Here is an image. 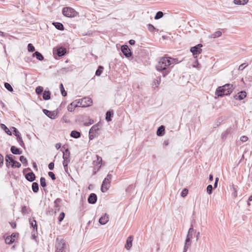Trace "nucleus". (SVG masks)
<instances>
[{
    "mask_svg": "<svg viewBox=\"0 0 252 252\" xmlns=\"http://www.w3.org/2000/svg\"><path fill=\"white\" fill-rule=\"evenodd\" d=\"M177 59L168 57L161 58L156 65L158 71H164L163 76L164 77L170 72L171 65L175 63Z\"/></svg>",
    "mask_w": 252,
    "mask_h": 252,
    "instance_id": "f257e3e1",
    "label": "nucleus"
},
{
    "mask_svg": "<svg viewBox=\"0 0 252 252\" xmlns=\"http://www.w3.org/2000/svg\"><path fill=\"white\" fill-rule=\"evenodd\" d=\"M234 88L232 84H226L217 88L215 92V95L218 96L229 95L233 92Z\"/></svg>",
    "mask_w": 252,
    "mask_h": 252,
    "instance_id": "f03ea898",
    "label": "nucleus"
},
{
    "mask_svg": "<svg viewBox=\"0 0 252 252\" xmlns=\"http://www.w3.org/2000/svg\"><path fill=\"white\" fill-rule=\"evenodd\" d=\"M55 252H69V245L63 239H56Z\"/></svg>",
    "mask_w": 252,
    "mask_h": 252,
    "instance_id": "7ed1b4c3",
    "label": "nucleus"
},
{
    "mask_svg": "<svg viewBox=\"0 0 252 252\" xmlns=\"http://www.w3.org/2000/svg\"><path fill=\"white\" fill-rule=\"evenodd\" d=\"M62 13L63 15L67 17H73L76 15V11L70 7H64L63 9Z\"/></svg>",
    "mask_w": 252,
    "mask_h": 252,
    "instance_id": "20e7f679",
    "label": "nucleus"
},
{
    "mask_svg": "<svg viewBox=\"0 0 252 252\" xmlns=\"http://www.w3.org/2000/svg\"><path fill=\"white\" fill-rule=\"evenodd\" d=\"M96 161H94V163H95V164H94L95 166H97V165L98 166L97 167H95L93 169L94 175H95L97 173V172L99 170V169L101 167L102 161L101 157L98 156V155H96Z\"/></svg>",
    "mask_w": 252,
    "mask_h": 252,
    "instance_id": "39448f33",
    "label": "nucleus"
},
{
    "mask_svg": "<svg viewBox=\"0 0 252 252\" xmlns=\"http://www.w3.org/2000/svg\"><path fill=\"white\" fill-rule=\"evenodd\" d=\"M202 47V45L201 44H198V45L192 47L190 48V52L192 53L194 56H196L195 57H197V55L200 54L202 51L201 47Z\"/></svg>",
    "mask_w": 252,
    "mask_h": 252,
    "instance_id": "423d86ee",
    "label": "nucleus"
},
{
    "mask_svg": "<svg viewBox=\"0 0 252 252\" xmlns=\"http://www.w3.org/2000/svg\"><path fill=\"white\" fill-rule=\"evenodd\" d=\"M78 107H81L80 99L76 100L69 104L67 106V110L69 112H72L75 108Z\"/></svg>",
    "mask_w": 252,
    "mask_h": 252,
    "instance_id": "0eeeda50",
    "label": "nucleus"
},
{
    "mask_svg": "<svg viewBox=\"0 0 252 252\" xmlns=\"http://www.w3.org/2000/svg\"><path fill=\"white\" fill-rule=\"evenodd\" d=\"M80 100V105L82 107H87L92 105L93 101L90 97H84Z\"/></svg>",
    "mask_w": 252,
    "mask_h": 252,
    "instance_id": "6e6552de",
    "label": "nucleus"
},
{
    "mask_svg": "<svg viewBox=\"0 0 252 252\" xmlns=\"http://www.w3.org/2000/svg\"><path fill=\"white\" fill-rule=\"evenodd\" d=\"M43 112L45 115L51 119H55L58 116V112L56 111H50L47 109H43Z\"/></svg>",
    "mask_w": 252,
    "mask_h": 252,
    "instance_id": "1a4fd4ad",
    "label": "nucleus"
},
{
    "mask_svg": "<svg viewBox=\"0 0 252 252\" xmlns=\"http://www.w3.org/2000/svg\"><path fill=\"white\" fill-rule=\"evenodd\" d=\"M110 183L111 182L108 181V180L104 179L101 187V190L102 192H105L107 191L110 187Z\"/></svg>",
    "mask_w": 252,
    "mask_h": 252,
    "instance_id": "9d476101",
    "label": "nucleus"
},
{
    "mask_svg": "<svg viewBox=\"0 0 252 252\" xmlns=\"http://www.w3.org/2000/svg\"><path fill=\"white\" fill-rule=\"evenodd\" d=\"M121 51L124 55L127 58L131 56V52L126 45H122L121 47Z\"/></svg>",
    "mask_w": 252,
    "mask_h": 252,
    "instance_id": "9b49d317",
    "label": "nucleus"
},
{
    "mask_svg": "<svg viewBox=\"0 0 252 252\" xmlns=\"http://www.w3.org/2000/svg\"><path fill=\"white\" fill-rule=\"evenodd\" d=\"M96 195L94 193H91L88 198V202L90 204H94L96 202Z\"/></svg>",
    "mask_w": 252,
    "mask_h": 252,
    "instance_id": "f8f14e48",
    "label": "nucleus"
},
{
    "mask_svg": "<svg viewBox=\"0 0 252 252\" xmlns=\"http://www.w3.org/2000/svg\"><path fill=\"white\" fill-rule=\"evenodd\" d=\"M133 240V236H129L126 242V244L125 245V248L126 250H129L131 247H132V242Z\"/></svg>",
    "mask_w": 252,
    "mask_h": 252,
    "instance_id": "ddd939ff",
    "label": "nucleus"
},
{
    "mask_svg": "<svg viewBox=\"0 0 252 252\" xmlns=\"http://www.w3.org/2000/svg\"><path fill=\"white\" fill-rule=\"evenodd\" d=\"M63 161H66L67 162H70V152L68 149H66L64 152H63Z\"/></svg>",
    "mask_w": 252,
    "mask_h": 252,
    "instance_id": "4468645a",
    "label": "nucleus"
},
{
    "mask_svg": "<svg viewBox=\"0 0 252 252\" xmlns=\"http://www.w3.org/2000/svg\"><path fill=\"white\" fill-rule=\"evenodd\" d=\"M191 239H189V238H186L185 242L183 252H187L188 249L189 248L191 245Z\"/></svg>",
    "mask_w": 252,
    "mask_h": 252,
    "instance_id": "2eb2a0df",
    "label": "nucleus"
},
{
    "mask_svg": "<svg viewBox=\"0 0 252 252\" xmlns=\"http://www.w3.org/2000/svg\"><path fill=\"white\" fill-rule=\"evenodd\" d=\"M109 220L108 216L105 214L102 216L99 220V222L102 225L105 224Z\"/></svg>",
    "mask_w": 252,
    "mask_h": 252,
    "instance_id": "dca6fc26",
    "label": "nucleus"
},
{
    "mask_svg": "<svg viewBox=\"0 0 252 252\" xmlns=\"http://www.w3.org/2000/svg\"><path fill=\"white\" fill-rule=\"evenodd\" d=\"M25 177L28 181L32 182L35 180V176L32 172H31L27 173Z\"/></svg>",
    "mask_w": 252,
    "mask_h": 252,
    "instance_id": "f3484780",
    "label": "nucleus"
},
{
    "mask_svg": "<svg viewBox=\"0 0 252 252\" xmlns=\"http://www.w3.org/2000/svg\"><path fill=\"white\" fill-rule=\"evenodd\" d=\"M246 97V93L245 91H241L235 96L236 99L242 100Z\"/></svg>",
    "mask_w": 252,
    "mask_h": 252,
    "instance_id": "a211bd4d",
    "label": "nucleus"
},
{
    "mask_svg": "<svg viewBox=\"0 0 252 252\" xmlns=\"http://www.w3.org/2000/svg\"><path fill=\"white\" fill-rule=\"evenodd\" d=\"M62 199L60 198L56 199L54 201V210L56 213L60 210V203L61 202Z\"/></svg>",
    "mask_w": 252,
    "mask_h": 252,
    "instance_id": "6ab92c4d",
    "label": "nucleus"
},
{
    "mask_svg": "<svg viewBox=\"0 0 252 252\" xmlns=\"http://www.w3.org/2000/svg\"><path fill=\"white\" fill-rule=\"evenodd\" d=\"M66 49L63 47H60L57 50V54L59 57H62L65 55Z\"/></svg>",
    "mask_w": 252,
    "mask_h": 252,
    "instance_id": "aec40b11",
    "label": "nucleus"
},
{
    "mask_svg": "<svg viewBox=\"0 0 252 252\" xmlns=\"http://www.w3.org/2000/svg\"><path fill=\"white\" fill-rule=\"evenodd\" d=\"M13 156L11 155H7L5 157V161L6 162V166L8 167L10 163H13L14 161Z\"/></svg>",
    "mask_w": 252,
    "mask_h": 252,
    "instance_id": "412c9836",
    "label": "nucleus"
},
{
    "mask_svg": "<svg viewBox=\"0 0 252 252\" xmlns=\"http://www.w3.org/2000/svg\"><path fill=\"white\" fill-rule=\"evenodd\" d=\"M10 150L12 153L14 155H20L22 153V152L20 151L19 149L16 148L14 146H12L11 147Z\"/></svg>",
    "mask_w": 252,
    "mask_h": 252,
    "instance_id": "4be33fe9",
    "label": "nucleus"
},
{
    "mask_svg": "<svg viewBox=\"0 0 252 252\" xmlns=\"http://www.w3.org/2000/svg\"><path fill=\"white\" fill-rule=\"evenodd\" d=\"M51 93L49 90H45L43 94V98L44 100H47L50 99Z\"/></svg>",
    "mask_w": 252,
    "mask_h": 252,
    "instance_id": "5701e85b",
    "label": "nucleus"
},
{
    "mask_svg": "<svg viewBox=\"0 0 252 252\" xmlns=\"http://www.w3.org/2000/svg\"><path fill=\"white\" fill-rule=\"evenodd\" d=\"M165 130V128L163 126H160L157 131V134L158 136H162L164 134V132Z\"/></svg>",
    "mask_w": 252,
    "mask_h": 252,
    "instance_id": "b1692460",
    "label": "nucleus"
},
{
    "mask_svg": "<svg viewBox=\"0 0 252 252\" xmlns=\"http://www.w3.org/2000/svg\"><path fill=\"white\" fill-rule=\"evenodd\" d=\"M99 125L98 124H95L90 129V133L96 134L98 130H99L98 127Z\"/></svg>",
    "mask_w": 252,
    "mask_h": 252,
    "instance_id": "393cba45",
    "label": "nucleus"
},
{
    "mask_svg": "<svg viewBox=\"0 0 252 252\" xmlns=\"http://www.w3.org/2000/svg\"><path fill=\"white\" fill-rule=\"evenodd\" d=\"M70 136L74 138H78L81 136V133L77 131L73 130L70 133Z\"/></svg>",
    "mask_w": 252,
    "mask_h": 252,
    "instance_id": "a878e982",
    "label": "nucleus"
},
{
    "mask_svg": "<svg viewBox=\"0 0 252 252\" xmlns=\"http://www.w3.org/2000/svg\"><path fill=\"white\" fill-rule=\"evenodd\" d=\"M33 56H35L36 59L39 61H42L44 60L43 55L38 51H36L35 53H34Z\"/></svg>",
    "mask_w": 252,
    "mask_h": 252,
    "instance_id": "bb28decb",
    "label": "nucleus"
},
{
    "mask_svg": "<svg viewBox=\"0 0 252 252\" xmlns=\"http://www.w3.org/2000/svg\"><path fill=\"white\" fill-rule=\"evenodd\" d=\"M53 24L54 25L55 28L59 30L62 31L64 29L63 25L61 23L55 22L53 23Z\"/></svg>",
    "mask_w": 252,
    "mask_h": 252,
    "instance_id": "cd10ccee",
    "label": "nucleus"
},
{
    "mask_svg": "<svg viewBox=\"0 0 252 252\" xmlns=\"http://www.w3.org/2000/svg\"><path fill=\"white\" fill-rule=\"evenodd\" d=\"M248 1L249 0H234V3L238 5H245Z\"/></svg>",
    "mask_w": 252,
    "mask_h": 252,
    "instance_id": "c85d7f7f",
    "label": "nucleus"
},
{
    "mask_svg": "<svg viewBox=\"0 0 252 252\" xmlns=\"http://www.w3.org/2000/svg\"><path fill=\"white\" fill-rule=\"evenodd\" d=\"M113 115V111H108L106 113V120L107 122L111 121V117Z\"/></svg>",
    "mask_w": 252,
    "mask_h": 252,
    "instance_id": "c756f323",
    "label": "nucleus"
},
{
    "mask_svg": "<svg viewBox=\"0 0 252 252\" xmlns=\"http://www.w3.org/2000/svg\"><path fill=\"white\" fill-rule=\"evenodd\" d=\"M194 231L192 225H191V227L188 230V234L187 235L186 238H189V239H192V232Z\"/></svg>",
    "mask_w": 252,
    "mask_h": 252,
    "instance_id": "7c9ffc66",
    "label": "nucleus"
},
{
    "mask_svg": "<svg viewBox=\"0 0 252 252\" xmlns=\"http://www.w3.org/2000/svg\"><path fill=\"white\" fill-rule=\"evenodd\" d=\"M0 127L5 131V132L7 134H8L9 135H12V132L9 130V129L7 127V126L4 124H1Z\"/></svg>",
    "mask_w": 252,
    "mask_h": 252,
    "instance_id": "2f4dec72",
    "label": "nucleus"
},
{
    "mask_svg": "<svg viewBox=\"0 0 252 252\" xmlns=\"http://www.w3.org/2000/svg\"><path fill=\"white\" fill-rule=\"evenodd\" d=\"M161 81L160 77H157V79L154 81L153 86L154 88H157L159 85Z\"/></svg>",
    "mask_w": 252,
    "mask_h": 252,
    "instance_id": "473e14b6",
    "label": "nucleus"
},
{
    "mask_svg": "<svg viewBox=\"0 0 252 252\" xmlns=\"http://www.w3.org/2000/svg\"><path fill=\"white\" fill-rule=\"evenodd\" d=\"M31 211V210L29 207H28L26 206H23L22 208L21 212L23 214H29Z\"/></svg>",
    "mask_w": 252,
    "mask_h": 252,
    "instance_id": "72a5a7b5",
    "label": "nucleus"
},
{
    "mask_svg": "<svg viewBox=\"0 0 252 252\" xmlns=\"http://www.w3.org/2000/svg\"><path fill=\"white\" fill-rule=\"evenodd\" d=\"M32 189L34 192H37L39 190L38 184L37 183L34 182L32 184Z\"/></svg>",
    "mask_w": 252,
    "mask_h": 252,
    "instance_id": "f704fd0d",
    "label": "nucleus"
},
{
    "mask_svg": "<svg viewBox=\"0 0 252 252\" xmlns=\"http://www.w3.org/2000/svg\"><path fill=\"white\" fill-rule=\"evenodd\" d=\"M221 34H222V33L220 31H217V32H215L214 33H213L212 34H211L210 36V37L215 38L220 37L221 35Z\"/></svg>",
    "mask_w": 252,
    "mask_h": 252,
    "instance_id": "c9c22d12",
    "label": "nucleus"
},
{
    "mask_svg": "<svg viewBox=\"0 0 252 252\" xmlns=\"http://www.w3.org/2000/svg\"><path fill=\"white\" fill-rule=\"evenodd\" d=\"M5 241L6 244L10 245L14 242V239L12 238L10 236H8L5 238Z\"/></svg>",
    "mask_w": 252,
    "mask_h": 252,
    "instance_id": "e433bc0d",
    "label": "nucleus"
},
{
    "mask_svg": "<svg viewBox=\"0 0 252 252\" xmlns=\"http://www.w3.org/2000/svg\"><path fill=\"white\" fill-rule=\"evenodd\" d=\"M29 221H30V224L33 228V229H34L35 228L36 229H37V227L36 222L35 220H32V219H30L29 220Z\"/></svg>",
    "mask_w": 252,
    "mask_h": 252,
    "instance_id": "4c0bfd02",
    "label": "nucleus"
},
{
    "mask_svg": "<svg viewBox=\"0 0 252 252\" xmlns=\"http://www.w3.org/2000/svg\"><path fill=\"white\" fill-rule=\"evenodd\" d=\"M103 69V67L102 66H99L95 72V75L96 76H100L101 74L102 70Z\"/></svg>",
    "mask_w": 252,
    "mask_h": 252,
    "instance_id": "58836bf2",
    "label": "nucleus"
},
{
    "mask_svg": "<svg viewBox=\"0 0 252 252\" xmlns=\"http://www.w3.org/2000/svg\"><path fill=\"white\" fill-rule=\"evenodd\" d=\"M60 89L61 90L62 95L65 96L67 95V93L64 90L63 85L62 83L60 85Z\"/></svg>",
    "mask_w": 252,
    "mask_h": 252,
    "instance_id": "ea45409f",
    "label": "nucleus"
},
{
    "mask_svg": "<svg viewBox=\"0 0 252 252\" xmlns=\"http://www.w3.org/2000/svg\"><path fill=\"white\" fill-rule=\"evenodd\" d=\"M43 91V88L41 86H38L35 89V92L38 95L41 94Z\"/></svg>",
    "mask_w": 252,
    "mask_h": 252,
    "instance_id": "a19ab883",
    "label": "nucleus"
},
{
    "mask_svg": "<svg viewBox=\"0 0 252 252\" xmlns=\"http://www.w3.org/2000/svg\"><path fill=\"white\" fill-rule=\"evenodd\" d=\"M21 165V163L16 160H14L11 164V166L13 168H19Z\"/></svg>",
    "mask_w": 252,
    "mask_h": 252,
    "instance_id": "79ce46f5",
    "label": "nucleus"
},
{
    "mask_svg": "<svg viewBox=\"0 0 252 252\" xmlns=\"http://www.w3.org/2000/svg\"><path fill=\"white\" fill-rule=\"evenodd\" d=\"M163 16V12L162 11H158L155 16V19L156 20L159 19L162 17Z\"/></svg>",
    "mask_w": 252,
    "mask_h": 252,
    "instance_id": "37998d69",
    "label": "nucleus"
},
{
    "mask_svg": "<svg viewBox=\"0 0 252 252\" xmlns=\"http://www.w3.org/2000/svg\"><path fill=\"white\" fill-rule=\"evenodd\" d=\"M4 87L7 90H8L9 91H10V92H12L13 91V89L12 87V86H11V85L10 84H9L8 83H4Z\"/></svg>",
    "mask_w": 252,
    "mask_h": 252,
    "instance_id": "c03bdc74",
    "label": "nucleus"
},
{
    "mask_svg": "<svg viewBox=\"0 0 252 252\" xmlns=\"http://www.w3.org/2000/svg\"><path fill=\"white\" fill-rule=\"evenodd\" d=\"M188 192H189V190L187 189H186V188L184 189L181 193V196L183 197H186L188 195Z\"/></svg>",
    "mask_w": 252,
    "mask_h": 252,
    "instance_id": "a18cd8bd",
    "label": "nucleus"
},
{
    "mask_svg": "<svg viewBox=\"0 0 252 252\" xmlns=\"http://www.w3.org/2000/svg\"><path fill=\"white\" fill-rule=\"evenodd\" d=\"M40 185L43 188H45L46 186V180L44 177L40 178Z\"/></svg>",
    "mask_w": 252,
    "mask_h": 252,
    "instance_id": "49530a36",
    "label": "nucleus"
},
{
    "mask_svg": "<svg viewBox=\"0 0 252 252\" xmlns=\"http://www.w3.org/2000/svg\"><path fill=\"white\" fill-rule=\"evenodd\" d=\"M28 50L30 52H33L35 50V48L32 44L29 43L28 45Z\"/></svg>",
    "mask_w": 252,
    "mask_h": 252,
    "instance_id": "de8ad7c7",
    "label": "nucleus"
},
{
    "mask_svg": "<svg viewBox=\"0 0 252 252\" xmlns=\"http://www.w3.org/2000/svg\"><path fill=\"white\" fill-rule=\"evenodd\" d=\"M230 133V129H226L224 132L222 133L221 137L222 139L226 137L227 135Z\"/></svg>",
    "mask_w": 252,
    "mask_h": 252,
    "instance_id": "09e8293b",
    "label": "nucleus"
},
{
    "mask_svg": "<svg viewBox=\"0 0 252 252\" xmlns=\"http://www.w3.org/2000/svg\"><path fill=\"white\" fill-rule=\"evenodd\" d=\"M213 187L211 185H209L207 187V192L208 194H211L212 193Z\"/></svg>",
    "mask_w": 252,
    "mask_h": 252,
    "instance_id": "8fccbe9b",
    "label": "nucleus"
},
{
    "mask_svg": "<svg viewBox=\"0 0 252 252\" xmlns=\"http://www.w3.org/2000/svg\"><path fill=\"white\" fill-rule=\"evenodd\" d=\"M20 160L24 164L27 163V160L23 156L20 157Z\"/></svg>",
    "mask_w": 252,
    "mask_h": 252,
    "instance_id": "3c124183",
    "label": "nucleus"
},
{
    "mask_svg": "<svg viewBox=\"0 0 252 252\" xmlns=\"http://www.w3.org/2000/svg\"><path fill=\"white\" fill-rule=\"evenodd\" d=\"M12 128L13 129V134L15 136H18L21 135L20 132L18 130V129L14 127H13Z\"/></svg>",
    "mask_w": 252,
    "mask_h": 252,
    "instance_id": "603ef678",
    "label": "nucleus"
},
{
    "mask_svg": "<svg viewBox=\"0 0 252 252\" xmlns=\"http://www.w3.org/2000/svg\"><path fill=\"white\" fill-rule=\"evenodd\" d=\"M65 214L63 212H62L59 217L58 220L59 222H61L64 219Z\"/></svg>",
    "mask_w": 252,
    "mask_h": 252,
    "instance_id": "864d4df0",
    "label": "nucleus"
},
{
    "mask_svg": "<svg viewBox=\"0 0 252 252\" xmlns=\"http://www.w3.org/2000/svg\"><path fill=\"white\" fill-rule=\"evenodd\" d=\"M148 29L150 32H153L155 30V28L152 24L148 25Z\"/></svg>",
    "mask_w": 252,
    "mask_h": 252,
    "instance_id": "5fc2aeb1",
    "label": "nucleus"
},
{
    "mask_svg": "<svg viewBox=\"0 0 252 252\" xmlns=\"http://www.w3.org/2000/svg\"><path fill=\"white\" fill-rule=\"evenodd\" d=\"M247 66L248 64H246V63H242L239 66L238 69L239 70H243Z\"/></svg>",
    "mask_w": 252,
    "mask_h": 252,
    "instance_id": "6e6d98bb",
    "label": "nucleus"
},
{
    "mask_svg": "<svg viewBox=\"0 0 252 252\" xmlns=\"http://www.w3.org/2000/svg\"><path fill=\"white\" fill-rule=\"evenodd\" d=\"M48 175H49V177H51V178L53 180H55L56 179L55 175L54 173L53 172H51V171L49 172H48Z\"/></svg>",
    "mask_w": 252,
    "mask_h": 252,
    "instance_id": "4d7b16f0",
    "label": "nucleus"
},
{
    "mask_svg": "<svg viewBox=\"0 0 252 252\" xmlns=\"http://www.w3.org/2000/svg\"><path fill=\"white\" fill-rule=\"evenodd\" d=\"M48 168L51 170H53L54 168V163L53 162H50L48 165Z\"/></svg>",
    "mask_w": 252,
    "mask_h": 252,
    "instance_id": "13d9d810",
    "label": "nucleus"
},
{
    "mask_svg": "<svg viewBox=\"0 0 252 252\" xmlns=\"http://www.w3.org/2000/svg\"><path fill=\"white\" fill-rule=\"evenodd\" d=\"M3 160L4 159L3 156L0 154V167H1L3 165Z\"/></svg>",
    "mask_w": 252,
    "mask_h": 252,
    "instance_id": "bf43d9fd",
    "label": "nucleus"
},
{
    "mask_svg": "<svg viewBox=\"0 0 252 252\" xmlns=\"http://www.w3.org/2000/svg\"><path fill=\"white\" fill-rule=\"evenodd\" d=\"M68 163L69 162H67L66 161H63V163L64 170L66 172H67V165H68Z\"/></svg>",
    "mask_w": 252,
    "mask_h": 252,
    "instance_id": "052dcab7",
    "label": "nucleus"
},
{
    "mask_svg": "<svg viewBox=\"0 0 252 252\" xmlns=\"http://www.w3.org/2000/svg\"><path fill=\"white\" fill-rule=\"evenodd\" d=\"M95 135H96V134L92 133H90L89 132V138H90V139L92 140L94 138V137L95 136Z\"/></svg>",
    "mask_w": 252,
    "mask_h": 252,
    "instance_id": "680f3d73",
    "label": "nucleus"
},
{
    "mask_svg": "<svg viewBox=\"0 0 252 252\" xmlns=\"http://www.w3.org/2000/svg\"><path fill=\"white\" fill-rule=\"evenodd\" d=\"M248 138L246 136H243L241 137V140L242 142H246L248 140Z\"/></svg>",
    "mask_w": 252,
    "mask_h": 252,
    "instance_id": "e2e57ef3",
    "label": "nucleus"
},
{
    "mask_svg": "<svg viewBox=\"0 0 252 252\" xmlns=\"http://www.w3.org/2000/svg\"><path fill=\"white\" fill-rule=\"evenodd\" d=\"M111 179H112V175L110 174H108L107 175L106 177L104 179H107V180H108V181L111 182Z\"/></svg>",
    "mask_w": 252,
    "mask_h": 252,
    "instance_id": "0e129e2a",
    "label": "nucleus"
},
{
    "mask_svg": "<svg viewBox=\"0 0 252 252\" xmlns=\"http://www.w3.org/2000/svg\"><path fill=\"white\" fill-rule=\"evenodd\" d=\"M18 235V233H13L11 235L10 237H11L12 238H14L15 239V238H16Z\"/></svg>",
    "mask_w": 252,
    "mask_h": 252,
    "instance_id": "69168bd1",
    "label": "nucleus"
},
{
    "mask_svg": "<svg viewBox=\"0 0 252 252\" xmlns=\"http://www.w3.org/2000/svg\"><path fill=\"white\" fill-rule=\"evenodd\" d=\"M94 121L93 120H90V122L89 123H85L84 124V125L86 126H89L91 125H92Z\"/></svg>",
    "mask_w": 252,
    "mask_h": 252,
    "instance_id": "338daca9",
    "label": "nucleus"
},
{
    "mask_svg": "<svg viewBox=\"0 0 252 252\" xmlns=\"http://www.w3.org/2000/svg\"><path fill=\"white\" fill-rule=\"evenodd\" d=\"M17 137V141L19 143L20 141H21L22 140V137L21 136V135Z\"/></svg>",
    "mask_w": 252,
    "mask_h": 252,
    "instance_id": "774afa93",
    "label": "nucleus"
}]
</instances>
